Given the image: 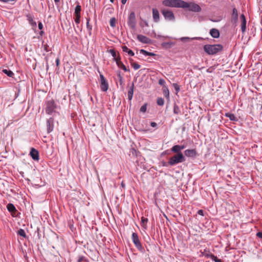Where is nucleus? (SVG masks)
<instances>
[{"label": "nucleus", "mask_w": 262, "mask_h": 262, "mask_svg": "<svg viewBox=\"0 0 262 262\" xmlns=\"http://www.w3.org/2000/svg\"><path fill=\"white\" fill-rule=\"evenodd\" d=\"M181 8L184 9H187L189 11L199 12L201 11V8L200 6L193 3V2H186L182 0Z\"/></svg>", "instance_id": "obj_2"}, {"label": "nucleus", "mask_w": 262, "mask_h": 262, "mask_svg": "<svg viewBox=\"0 0 262 262\" xmlns=\"http://www.w3.org/2000/svg\"><path fill=\"white\" fill-rule=\"evenodd\" d=\"M55 61L56 66L58 67L59 64V59L58 58H56Z\"/></svg>", "instance_id": "obj_52"}, {"label": "nucleus", "mask_w": 262, "mask_h": 262, "mask_svg": "<svg viewBox=\"0 0 262 262\" xmlns=\"http://www.w3.org/2000/svg\"><path fill=\"white\" fill-rule=\"evenodd\" d=\"M30 155L34 160H38L39 159L38 150L34 148H31Z\"/></svg>", "instance_id": "obj_14"}, {"label": "nucleus", "mask_w": 262, "mask_h": 262, "mask_svg": "<svg viewBox=\"0 0 262 262\" xmlns=\"http://www.w3.org/2000/svg\"><path fill=\"white\" fill-rule=\"evenodd\" d=\"M75 22L78 25L80 23L81 14L75 15Z\"/></svg>", "instance_id": "obj_36"}, {"label": "nucleus", "mask_w": 262, "mask_h": 262, "mask_svg": "<svg viewBox=\"0 0 262 262\" xmlns=\"http://www.w3.org/2000/svg\"><path fill=\"white\" fill-rule=\"evenodd\" d=\"M211 259L215 262H222V260L221 259H219L213 254H212Z\"/></svg>", "instance_id": "obj_38"}, {"label": "nucleus", "mask_w": 262, "mask_h": 262, "mask_svg": "<svg viewBox=\"0 0 262 262\" xmlns=\"http://www.w3.org/2000/svg\"><path fill=\"white\" fill-rule=\"evenodd\" d=\"M196 154L197 152L195 149H186L184 151V155L187 157L195 158Z\"/></svg>", "instance_id": "obj_12"}, {"label": "nucleus", "mask_w": 262, "mask_h": 262, "mask_svg": "<svg viewBox=\"0 0 262 262\" xmlns=\"http://www.w3.org/2000/svg\"><path fill=\"white\" fill-rule=\"evenodd\" d=\"M198 214L200 215H202V216H204V211L203 210H199L198 211Z\"/></svg>", "instance_id": "obj_46"}, {"label": "nucleus", "mask_w": 262, "mask_h": 262, "mask_svg": "<svg viewBox=\"0 0 262 262\" xmlns=\"http://www.w3.org/2000/svg\"><path fill=\"white\" fill-rule=\"evenodd\" d=\"M45 50H46V51H48L47 47L45 48Z\"/></svg>", "instance_id": "obj_59"}, {"label": "nucleus", "mask_w": 262, "mask_h": 262, "mask_svg": "<svg viewBox=\"0 0 262 262\" xmlns=\"http://www.w3.org/2000/svg\"><path fill=\"white\" fill-rule=\"evenodd\" d=\"M3 72L10 77H12L14 75L13 72L10 70L4 69L3 70Z\"/></svg>", "instance_id": "obj_30"}, {"label": "nucleus", "mask_w": 262, "mask_h": 262, "mask_svg": "<svg viewBox=\"0 0 262 262\" xmlns=\"http://www.w3.org/2000/svg\"><path fill=\"white\" fill-rule=\"evenodd\" d=\"M158 83L161 85H164L165 83V81L164 79L161 78L159 80Z\"/></svg>", "instance_id": "obj_43"}, {"label": "nucleus", "mask_w": 262, "mask_h": 262, "mask_svg": "<svg viewBox=\"0 0 262 262\" xmlns=\"http://www.w3.org/2000/svg\"><path fill=\"white\" fill-rule=\"evenodd\" d=\"M119 80L121 84L123 83V78H121Z\"/></svg>", "instance_id": "obj_54"}, {"label": "nucleus", "mask_w": 262, "mask_h": 262, "mask_svg": "<svg viewBox=\"0 0 262 262\" xmlns=\"http://www.w3.org/2000/svg\"><path fill=\"white\" fill-rule=\"evenodd\" d=\"M172 85L176 92L178 93L180 91V86L177 83H173Z\"/></svg>", "instance_id": "obj_41"}, {"label": "nucleus", "mask_w": 262, "mask_h": 262, "mask_svg": "<svg viewBox=\"0 0 262 262\" xmlns=\"http://www.w3.org/2000/svg\"><path fill=\"white\" fill-rule=\"evenodd\" d=\"M223 46L220 44L206 45L204 46V51L209 55H214L223 50Z\"/></svg>", "instance_id": "obj_1"}, {"label": "nucleus", "mask_w": 262, "mask_h": 262, "mask_svg": "<svg viewBox=\"0 0 262 262\" xmlns=\"http://www.w3.org/2000/svg\"><path fill=\"white\" fill-rule=\"evenodd\" d=\"M122 51L124 52H126L128 53V55L130 56H134V52L129 49L127 46H122Z\"/></svg>", "instance_id": "obj_19"}, {"label": "nucleus", "mask_w": 262, "mask_h": 262, "mask_svg": "<svg viewBox=\"0 0 262 262\" xmlns=\"http://www.w3.org/2000/svg\"><path fill=\"white\" fill-rule=\"evenodd\" d=\"M38 28L39 30H41L43 28V25L41 22L38 24Z\"/></svg>", "instance_id": "obj_49"}, {"label": "nucleus", "mask_w": 262, "mask_h": 262, "mask_svg": "<svg viewBox=\"0 0 262 262\" xmlns=\"http://www.w3.org/2000/svg\"><path fill=\"white\" fill-rule=\"evenodd\" d=\"M100 88L102 91L106 92L108 88V84L107 80L102 74H100Z\"/></svg>", "instance_id": "obj_9"}, {"label": "nucleus", "mask_w": 262, "mask_h": 262, "mask_svg": "<svg viewBox=\"0 0 262 262\" xmlns=\"http://www.w3.org/2000/svg\"><path fill=\"white\" fill-rule=\"evenodd\" d=\"M46 113L49 115L52 114L56 108L57 105L53 99L48 100L46 103Z\"/></svg>", "instance_id": "obj_5"}, {"label": "nucleus", "mask_w": 262, "mask_h": 262, "mask_svg": "<svg viewBox=\"0 0 262 262\" xmlns=\"http://www.w3.org/2000/svg\"><path fill=\"white\" fill-rule=\"evenodd\" d=\"M171 151L172 152L176 153L177 154H179V153L182 152L180 149L179 145H176L173 146L171 148Z\"/></svg>", "instance_id": "obj_23"}, {"label": "nucleus", "mask_w": 262, "mask_h": 262, "mask_svg": "<svg viewBox=\"0 0 262 262\" xmlns=\"http://www.w3.org/2000/svg\"><path fill=\"white\" fill-rule=\"evenodd\" d=\"M117 76L119 78V79H120L121 78H123V77L121 75V72L120 71H118L117 72Z\"/></svg>", "instance_id": "obj_51"}, {"label": "nucleus", "mask_w": 262, "mask_h": 262, "mask_svg": "<svg viewBox=\"0 0 262 262\" xmlns=\"http://www.w3.org/2000/svg\"><path fill=\"white\" fill-rule=\"evenodd\" d=\"M256 235L259 238L262 239V232H258L256 233Z\"/></svg>", "instance_id": "obj_47"}, {"label": "nucleus", "mask_w": 262, "mask_h": 262, "mask_svg": "<svg viewBox=\"0 0 262 262\" xmlns=\"http://www.w3.org/2000/svg\"><path fill=\"white\" fill-rule=\"evenodd\" d=\"M182 0H164L162 4L165 7L181 8Z\"/></svg>", "instance_id": "obj_4"}, {"label": "nucleus", "mask_w": 262, "mask_h": 262, "mask_svg": "<svg viewBox=\"0 0 262 262\" xmlns=\"http://www.w3.org/2000/svg\"><path fill=\"white\" fill-rule=\"evenodd\" d=\"M150 125H151V127H156L157 125V123L156 122H152L150 123Z\"/></svg>", "instance_id": "obj_50"}, {"label": "nucleus", "mask_w": 262, "mask_h": 262, "mask_svg": "<svg viewBox=\"0 0 262 262\" xmlns=\"http://www.w3.org/2000/svg\"><path fill=\"white\" fill-rule=\"evenodd\" d=\"M238 20V12L235 8H234L232 10V21L234 23H236Z\"/></svg>", "instance_id": "obj_16"}, {"label": "nucleus", "mask_w": 262, "mask_h": 262, "mask_svg": "<svg viewBox=\"0 0 262 262\" xmlns=\"http://www.w3.org/2000/svg\"><path fill=\"white\" fill-rule=\"evenodd\" d=\"M116 20L115 19V17H113L110 20V26L114 28L116 26Z\"/></svg>", "instance_id": "obj_35"}, {"label": "nucleus", "mask_w": 262, "mask_h": 262, "mask_svg": "<svg viewBox=\"0 0 262 262\" xmlns=\"http://www.w3.org/2000/svg\"><path fill=\"white\" fill-rule=\"evenodd\" d=\"M109 53H110L112 55V56L114 57V58H116V53L114 49H110L108 51Z\"/></svg>", "instance_id": "obj_40"}, {"label": "nucleus", "mask_w": 262, "mask_h": 262, "mask_svg": "<svg viewBox=\"0 0 262 262\" xmlns=\"http://www.w3.org/2000/svg\"><path fill=\"white\" fill-rule=\"evenodd\" d=\"M127 24L130 28L134 29L136 28V19L135 13L134 12H132L129 14Z\"/></svg>", "instance_id": "obj_8"}, {"label": "nucleus", "mask_w": 262, "mask_h": 262, "mask_svg": "<svg viewBox=\"0 0 262 262\" xmlns=\"http://www.w3.org/2000/svg\"><path fill=\"white\" fill-rule=\"evenodd\" d=\"M76 3L77 4V5L75 8L74 15L80 14V12L81 11V7L79 3L77 1Z\"/></svg>", "instance_id": "obj_21"}, {"label": "nucleus", "mask_w": 262, "mask_h": 262, "mask_svg": "<svg viewBox=\"0 0 262 262\" xmlns=\"http://www.w3.org/2000/svg\"><path fill=\"white\" fill-rule=\"evenodd\" d=\"M87 259L83 256H79L78 259V262H87Z\"/></svg>", "instance_id": "obj_37"}, {"label": "nucleus", "mask_w": 262, "mask_h": 262, "mask_svg": "<svg viewBox=\"0 0 262 262\" xmlns=\"http://www.w3.org/2000/svg\"><path fill=\"white\" fill-rule=\"evenodd\" d=\"M210 34L212 37L214 38H217L220 36L219 31L216 29H211L210 31Z\"/></svg>", "instance_id": "obj_17"}, {"label": "nucleus", "mask_w": 262, "mask_h": 262, "mask_svg": "<svg viewBox=\"0 0 262 262\" xmlns=\"http://www.w3.org/2000/svg\"><path fill=\"white\" fill-rule=\"evenodd\" d=\"M114 60L116 61V63L117 62H121L120 58L119 57H116V58H114Z\"/></svg>", "instance_id": "obj_48"}, {"label": "nucleus", "mask_w": 262, "mask_h": 262, "mask_svg": "<svg viewBox=\"0 0 262 262\" xmlns=\"http://www.w3.org/2000/svg\"><path fill=\"white\" fill-rule=\"evenodd\" d=\"M212 254L208 250H204V251L201 252V256L206 258H211Z\"/></svg>", "instance_id": "obj_20"}, {"label": "nucleus", "mask_w": 262, "mask_h": 262, "mask_svg": "<svg viewBox=\"0 0 262 262\" xmlns=\"http://www.w3.org/2000/svg\"><path fill=\"white\" fill-rule=\"evenodd\" d=\"M110 1L112 3H113L114 2V0H110Z\"/></svg>", "instance_id": "obj_57"}, {"label": "nucleus", "mask_w": 262, "mask_h": 262, "mask_svg": "<svg viewBox=\"0 0 262 262\" xmlns=\"http://www.w3.org/2000/svg\"><path fill=\"white\" fill-rule=\"evenodd\" d=\"M134 84L133 83L128 91V99L129 100H131L133 98V94H134Z\"/></svg>", "instance_id": "obj_18"}, {"label": "nucleus", "mask_w": 262, "mask_h": 262, "mask_svg": "<svg viewBox=\"0 0 262 262\" xmlns=\"http://www.w3.org/2000/svg\"><path fill=\"white\" fill-rule=\"evenodd\" d=\"M163 93L167 99H169V92L168 89L166 86H163Z\"/></svg>", "instance_id": "obj_26"}, {"label": "nucleus", "mask_w": 262, "mask_h": 262, "mask_svg": "<svg viewBox=\"0 0 262 262\" xmlns=\"http://www.w3.org/2000/svg\"><path fill=\"white\" fill-rule=\"evenodd\" d=\"M174 43L172 42H163L161 44V46L163 48H166V49H169V48H170L173 45H174Z\"/></svg>", "instance_id": "obj_24"}, {"label": "nucleus", "mask_w": 262, "mask_h": 262, "mask_svg": "<svg viewBox=\"0 0 262 262\" xmlns=\"http://www.w3.org/2000/svg\"><path fill=\"white\" fill-rule=\"evenodd\" d=\"M117 65L119 68H121L125 72L129 71V70L127 69L126 66L123 63L122 61L117 62Z\"/></svg>", "instance_id": "obj_25"}, {"label": "nucleus", "mask_w": 262, "mask_h": 262, "mask_svg": "<svg viewBox=\"0 0 262 262\" xmlns=\"http://www.w3.org/2000/svg\"><path fill=\"white\" fill-rule=\"evenodd\" d=\"M240 18L241 19V30H242V33H244L246 30L247 21H246V17L244 14H242L241 15Z\"/></svg>", "instance_id": "obj_13"}, {"label": "nucleus", "mask_w": 262, "mask_h": 262, "mask_svg": "<svg viewBox=\"0 0 262 262\" xmlns=\"http://www.w3.org/2000/svg\"><path fill=\"white\" fill-rule=\"evenodd\" d=\"M17 234L23 237H26V234L25 230L23 229H20L17 231Z\"/></svg>", "instance_id": "obj_33"}, {"label": "nucleus", "mask_w": 262, "mask_h": 262, "mask_svg": "<svg viewBox=\"0 0 262 262\" xmlns=\"http://www.w3.org/2000/svg\"><path fill=\"white\" fill-rule=\"evenodd\" d=\"M225 116L229 118V119L231 121H236L237 120L235 115L233 114L227 113H226Z\"/></svg>", "instance_id": "obj_29"}, {"label": "nucleus", "mask_w": 262, "mask_h": 262, "mask_svg": "<svg viewBox=\"0 0 262 262\" xmlns=\"http://www.w3.org/2000/svg\"><path fill=\"white\" fill-rule=\"evenodd\" d=\"M161 12L163 15L165 19L169 21H174L175 20V16L173 12L168 9H162Z\"/></svg>", "instance_id": "obj_6"}, {"label": "nucleus", "mask_w": 262, "mask_h": 262, "mask_svg": "<svg viewBox=\"0 0 262 262\" xmlns=\"http://www.w3.org/2000/svg\"><path fill=\"white\" fill-rule=\"evenodd\" d=\"M185 161V157L182 152L176 154L172 157H170L169 159V164L170 166H173L180 163L183 162Z\"/></svg>", "instance_id": "obj_3"}, {"label": "nucleus", "mask_w": 262, "mask_h": 262, "mask_svg": "<svg viewBox=\"0 0 262 262\" xmlns=\"http://www.w3.org/2000/svg\"><path fill=\"white\" fill-rule=\"evenodd\" d=\"M127 0H121V3L122 4H125L126 3Z\"/></svg>", "instance_id": "obj_55"}, {"label": "nucleus", "mask_w": 262, "mask_h": 262, "mask_svg": "<svg viewBox=\"0 0 262 262\" xmlns=\"http://www.w3.org/2000/svg\"><path fill=\"white\" fill-rule=\"evenodd\" d=\"M141 222H142V226H144V224L148 222V219L147 218L142 217L141 218Z\"/></svg>", "instance_id": "obj_42"}, {"label": "nucleus", "mask_w": 262, "mask_h": 262, "mask_svg": "<svg viewBox=\"0 0 262 262\" xmlns=\"http://www.w3.org/2000/svg\"><path fill=\"white\" fill-rule=\"evenodd\" d=\"M140 52L145 56H154L155 55V54L154 53L147 52L143 49L140 50Z\"/></svg>", "instance_id": "obj_28"}, {"label": "nucleus", "mask_w": 262, "mask_h": 262, "mask_svg": "<svg viewBox=\"0 0 262 262\" xmlns=\"http://www.w3.org/2000/svg\"><path fill=\"white\" fill-rule=\"evenodd\" d=\"M162 165L164 167H168L170 166V164H169V161L168 162L162 161L161 162Z\"/></svg>", "instance_id": "obj_44"}, {"label": "nucleus", "mask_w": 262, "mask_h": 262, "mask_svg": "<svg viewBox=\"0 0 262 262\" xmlns=\"http://www.w3.org/2000/svg\"><path fill=\"white\" fill-rule=\"evenodd\" d=\"M132 239L136 247L140 251L143 252L144 251V248L142 247L141 243L139 240V236L136 233L134 232L132 233Z\"/></svg>", "instance_id": "obj_7"}, {"label": "nucleus", "mask_w": 262, "mask_h": 262, "mask_svg": "<svg viewBox=\"0 0 262 262\" xmlns=\"http://www.w3.org/2000/svg\"><path fill=\"white\" fill-rule=\"evenodd\" d=\"M132 66L135 70H137L140 68V65L136 62L132 63Z\"/></svg>", "instance_id": "obj_39"}, {"label": "nucleus", "mask_w": 262, "mask_h": 262, "mask_svg": "<svg viewBox=\"0 0 262 262\" xmlns=\"http://www.w3.org/2000/svg\"><path fill=\"white\" fill-rule=\"evenodd\" d=\"M147 103L144 104L140 108V111L142 113H145L146 112Z\"/></svg>", "instance_id": "obj_34"}, {"label": "nucleus", "mask_w": 262, "mask_h": 262, "mask_svg": "<svg viewBox=\"0 0 262 262\" xmlns=\"http://www.w3.org/2000/svg\"><path fill=\"white\" fill-rule=\"evenodd\" d=\"M7 208L8 210L11 212H13L14 211H16V209L15 206H14L13 204H12L11 203H9L7 206Z\"/></svg>", "instance_id": "obj_27"}, {"label": "nucleus", "mask_w": 262, "mask_h": 262, "mask_svg": "<svg viewBox=\"0 0 262 262\" xmlns=\"http://www.w3.org/2000/svg\"><path fill=\"white\" fill-rule=\"evenodd\" d=\"M185 148V146L184 145H180V149L181 151L183 149H184Z\"/></svg>", "instance_id": "obj_53"}, {"label": "nucleus", "mask_w": 262, "mask_h": 262, "mask_svg": "<svg viewBox=\"0 0 262 262\" xmlns=\"http://www.w3.org/2000/svg\"><path fill=\"white\" fill-rule=\"evenodd\" d=\"M86 28L89 32V35L91 36L92 35V26L90 25V18L89 17H88V18H86Z\"/></svg>", "instance_id": "obj_22"}, {"label": "nucleus", "mask_w": 262, "mask_h": 262, "mask_svg": "<svg viewBox=\"0 0 262 262\" xmlns=\"http://www.w3.org/2000/svg\"><path fill=\"white\" fill-rule=\"evenodd\" d=\"M137 39L139 41L143 43H149L151 41L147 37L141 34L137 35Z\"/></svg>", "instance_id": "obj_15"}, {"label": "nucleus", "mask_w": 262, "mask_h": 262, "mask_svg": "<svg viewBox=\"0 0 262 262\" xmlns=\"http://www.w3.org/2000/svg\"><path fill=\"white\" fill-rule=\"evenodd\" d=\"M55 3H59L60 0H54Z\"/></svg>", "instance_id": "obj_56"}, {"label": "nucleus", "mask_w": 262, "mask_h": 262, "mask_svg": "<svg viewBox=\"0 0 262 262\" xmlns=\"http://www.w3.org/2000/svg\"><path fill=\"white\" fill-rule=\"evenodd\" d=\"M48 68H49V66H48V63H47V70H48Z\"/></svg>", "instance_id": "obj_58"}, {"label": "nucleus", "mask_w": 262, "mask_h": 262, "mask_svg": "<svg viewBox=\"0 0 262 262\" xmlns=\"http://www.w3.org/2000/svg\"><path fill=\"white\" fill-rule=\"evenodd\" d=\"M28 20L29 21L30 23H31V24H34L35 25H36V23H35V22H34V21H33V18H32V17H29L28 18Z\"/></svg>", "instance_id": "obj_45"}, {"label": "nucleus", "mask_w": 262, "mask_h": 262, "mask_svg": "<svg viewBox=\"0 0 262 262\" xmlns=\"http://www.w3.org/2000/svg\"><path fill=\"white\" fill-rule=\"evenodd\" d=\"M152 15L154 22L158 23L160 21V14L157 8L152 9Z\"/></svg>", "instance_id": "obj_11"}, {"label": "nucleus", "mask_w": 262, "mask_h": 262, "mask_svg": "<svg viewBox=\"0 0 262 262\" xmlns=\"http://www.w3.org/2000/svg\"><path fill=\"white\" fill-rule=\"evenodd\" d=\"M180 112L181 111L179 106L176 104H174L173 106V113L178 115L179 114Z\"/></svg>", "instance_id": "obj_32"}, {"label": "nucleus", "mask_w": 262, "mask_h": 262, "mask_svg": "<svg viewBox=\"0 0 262 262\" xmlns=\"http://www.w3.org/2000/svg\"><path fill=\"white\" fill-rule=\"evenodd\" d=\"M54 119L52 117H50L47 121V129L48 133H50L54 129Z\"/></svg>", "instance_id": "obj_10"}, {"label": "nucleus", "mask_w": 262, "mask_h": 262, "mask_svg": "<svg viewBox=\"0 0 262 262\" xmlns=\"http://www.w3.org/2000/svg\"><path fill=\"white\" fill-rule=\"evenodd\" d=\"M157 103L159 106H163L164 104V100L162 97H158L157 100Z\"/></svg>", "instance_id": "obj_31"}]
</instances>
